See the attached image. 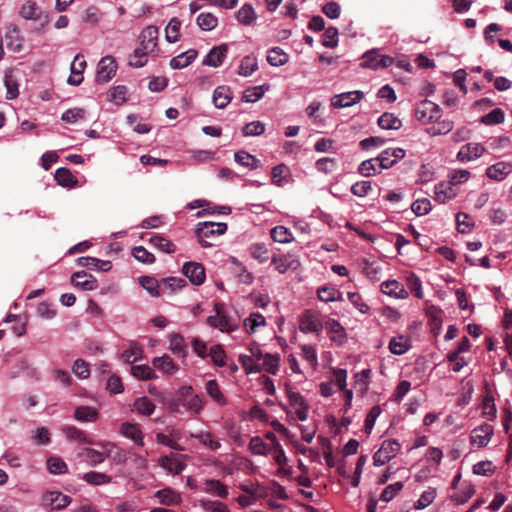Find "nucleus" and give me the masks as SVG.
<instances>
[{
	"mask_svg": "<svg viewBox=\"0 0 512 512\" xmlns=\"http://www.w3.org/2000/svg\"><path fill=\"white\" fill-rule=\"evenodd\" d=\"M331 106L335 109L352 106V92H344L334 95L331 98Z\"/></svg>",
	"mask_w": 512,
	"mask_h": 512,
	"instance_id": "obj_52",
	"label": "nucleus"
},
{
	"mask_svg": "<svg viewBox=\"0 0 512 512\" xmlns=\"http://www.w3.org/2000/svg\"><path fill=\"white\" fill-rule=\"evenodd\" d=\"M117 64L112 56L103 57L98 65L96 72L97 83H107L116 74Z\"/></svg>",
	"mask_w": 512,
	"mask_h": 512,
	"instance_id": "obj_7",
	"label": "nucleus"
},
{
	"mask_svg": "<svg viewBox=\"0 0 512 512\" xmlns=\"http://www.w3.org/2000/svg\"><path fill=\"white\" fill-rule=\"evenodd\" d=\"M204 492L220 497V498H226L228 496V489L227 487L221 483L219 480L216 479H209L206 480L204 483Z\"/></svg>",
	"mask_w": 512,
	"mask_h": 512,
	"instance_id": "obj_27",
	"label": "nucleus"
},
{
	"mask_svg": "<svg viewBox=\"0 0 512 512\" xmlns=\"http://www.w3.org/2000/svg\"><path fill=\"white\" fill-rule=\"evenodd\" d=\"M208 355L211 357L212 362L216 366L223 367L226 365V362H225L226 353L221 345H219V344L213 345L210 348V352L208 353Z\"/></svg>",
	"mask_w": 512,
	"mask_h": 512,
	"instance_id": "obj_58",
	"label": "nucleus"
},
{
	"mask_svg": "<svg viewBox=\"0 0 512 512\" xmlns=\"http://www.w3.org/2000/svg\"><path fill=\"white\" fill-rule=\"evenodd\" d=\"M191 437L198 439L203 445L209 447L213 451H216L221 447L220 442L214 439L210 432L192 434Z\"/></svg>",
	"mask_w": 512,
	"mask_h": 512,
	"instance_id": "obj_53",
	"label": "nucleus"
},
{
	"mask_svg": "<svg viewBox=\"0 0 512 512\" xmlns=\"http://www.w3.org/2000/svg\"><path fill=\"white\" fill-rule=\"evenodd\" d=\"M232 100V92L228 86H218L213 93V103L217 108H225Z\"/></svg>",
	"mask_w": 512,
	"mask_h": 512,
	"instance_id": "obj_23",
	"label": "nucleus"
},
{
	"mask_svg": "<svg viewBox=\"0 0 512 512\" xmlns=\"http://www.w3.org/2000/svg\"><path fill=\"white\" fill-rule=\"evenodd\" d=\"M86 456L88 459V462L91 466H96L102 462H104L106 458V454L102 453L100 451H97L92 448H85L82 453H80V456Z\"/></svg>",
	"mask_w": 512,
	"mask_h": 512,
	"instance_id": "obj_61",
	"label": "nucleus"
},
{
	"mask_svg": "<svg viewBox=\"0 0 512 512\" xmlns=\"http://www.w3.org/2000/svg\"><path fill=\"white\" fill-rule=\"evenodd\" d=\"M381 291L384 294L397 299H406L409 295L407 290L404 288V285L397 280L384 281L381 284Z\"/></svg>",
	"mask_w": 512,
	"mask_h": 512,
	"instance_id": "obj_18",
	"label": "nucleus"
},
{
	"mask_svg": "<svg viewBox=\"0 0 512 512\" xmlns=\"http://www.w3.org/2000/svg\"><path fill=\"white\" fill-rule=\"evenodd\" d=\"M153 365L167 374H173L177 371V366L174 364L172 358L167 355L156 357L153 360Z\"/></svg>",
	"mask_w": 512,
	"mask_h": 512,
	"instance_id": "obj_40",
	"label": "nucleus"
},
{
	"mask_svg": "<svg viewBox=\"0 0 512 512\" xmlns=\"http://www.w3.org/2000/svg\"><path fill=\"white\" fill-rule=\"evenodd\" d=\"M160 465L168 470L170 473H173L175 475L180 474L186 467L184 463L177 459H172L168 456H162L160 458Z\"/></svg>",
	"mask_w": 512,
	"mask_h": 512,
	"instance_id": "obj_41",
	"label": "nucleus"
},
{
	"mask_svg": "<svg viewBox=\"0 0 512 512\" xmlns=\"http://www.w3.org/2000/svg\"><path fill=\"white\" fill-rule=\"evenodd\" d=\"M322 327L316 312L306 310L300 317L299 328L303 333L318 332Z\"/></svg>",
	"mask_w": 512,
	"mask_h": 512,
	"instance_id": "obj_15",
	"label": "nucleus"
},
{
	"mask_svg": "<svg viewBox=\"0 0 512 512\" xmlns=\"http://www.w3.org/2000/svg\"><path fill=\"white\" fill-rule=\"evenodd\" d=\"M216 315L209 316L206 320L207 324L211 327L218 328L222 332H233L239 327L238 317L228 315L223 310V304L217 303L215 305Z\"/></svg>",
	"mask_w": 512,
	"mask_h": 512,
	"instance_id": "obj_2",
	"label": "nucleus"
},
{
	"mask_svg": "<svg viewBox=\"0 0 512 512\" xmlns=\"http://www.w3.org/2000/svg\"><path fill=\"white\" fill-rule=\"evenodd\" d=\"M180 27L181 22L178 18H172L166 29H165V38L168 42L174 43L177 42L180 36Z\"/></svg>",
	"mask_w": 512,
	"mask_h": 512,
	"instance_id": "obj_46",
	"label": "nucleus"
},
{
	"mask_svg": "<svg viewBox=\"0 0 512 512\" xmlns=\"http://www.w3.org/2000/svg\"><path fill=\"white\" fill-rule=\"evenodd\" d=\"M148 51L141 48H136L133 55L129 58V65L132 67L140 68L143 67L147 62Z\"/></svg>",
	"mask_w": 512,
	"mask_h": 512,
	"instance_id": "obj_62",
	"label": "nucleus"
},
{
	"mask_svg": "<svg viewBox=\"0 0 512 512\" xmlns=\"http://www.w3.org/2000/svg\"><path fill=\"white\" fill-rule=\"evenodd\" d=\"M139 283L153 297H159L163 294L162 282L159 283L154 277L141 276L139 278Z\"/></svg>",
	"mask_w": 512,
	"mask_h": 512,
	"instance_id": "obj_29",
	"label": "nucleus"
},
{
	"mask_svg": "<svg viewBox=\"0 0 512 512\" xmlns=\"http://www.w3.org/2000/svg\"><path fill=\"white\" fill-rule=\"evenodd\" d=\"M326 328L331 334V339L337 344H342L346 338L344 328L336 320L330 319L326 322Z\"/></svg>",
	"mask_w": 512,
	"mask_h": 512,
	"instance_id": "obj_33",
	"label": "nucleus"
},
{
	"mask_svg": "<svg viewBox=\"0 0 512 512\" xmlns=\"http://www.w3.org/2000/svg\"><path fill=\"white\" fill-rule=\"evenodd\" d=\"M134 408L138 413L149 416L154 412L155 405L149 398L140 397L135 400Z\"/></svg>",
	"mask_w": 512,
	"mask_h": 512,
	"instance_id": "obj_48",
	"label": "nucleus"
},
{
	"mask_svg": "<svg viewBox=\"0 0 512 512\" xmlns=\"http://www.w3.org/2000/svg\"><path fill=\"white\" fill-rule=\"evenodd\" d=\"M457 191L452 183H440L435 187V199L440 203H445L448 200L455 198Z\"/></svg>",
	"mask_w": 512,
	"mask_h": 512,
	"instance_id": "obj_22",
	"label": "nucleus"
},
{
	"mask_svg": "<svg viewBox=\"0 0 512 512\" xmlns=\"http://www.w3.org/2000/svg\"><path fill=\"white\" fill-rule=\"evenodd\" d=\"M149 242L159 250L172 254L176 251L175 245L168 239L160 236V235H154L150 237Z\"/></svg>",
	"mask_w": 512,
	"mask_h": 512,
	"instance_id": "obj_44",
	"label": "nucleus"
},
{
	"mask_svg": "<svg viewBox=\"0 0 512 512\" xmlns=\"http://www.w3.org/2000/svg\"><path fill=\"white\" fill-rule=\"evenodd\" d=\"M484 148L478 143H468L461 147L457 159L461 162L471 161L482 155Z\"/></svg>",
	"mask_w": 512,
	"mask_h": 512,
	"instance_id": "obj_19",
	"label": "nucleus"
},
{
	"mask_svg": "<svg viewBox=\"0 0 512 512\" xmlns=\"http://www.w3.org/2000/svg\"><path fill=\"white\" fill-rule=\"evenodd\" d=\"M183 274L194 285H201L204 283L206 275L205 269L202 264L197 262H186L183 266Z\"/></svg>",
	"mask_w": 512,
	"mask_h": 512,
	"instance_id": "obj_13",
	"label": "nucleus"
},
{
	"mask_svg": "<svg viewBox=\"0 0 512 512\" xmlns=\"http://www.w3.org/2000/svg\"><path fill=\"white\" fill-rule=\"evenodd\" d=\"M74 417L79 422H95L99 417V413L94 407L78 406L75 409Z\"/></svg>",
	"mask_w": 512,
	"mask_h": 512,
	"instance_id": "obj_26",
	"label": "nucleus"
},
{
	"mask_svg": "<svg viewBox=\"0 0 512 512\" xmlns=\"http://www.w3.org/2000/svg\"><path fill=\"white\" fill-rule=\"evenodd\" d=\"M155 497L159 500L162 505L174 506L181 503V495L170 488H164L158 490L155 493Z\"/></svg>",
	"mask_w": 512,
	"mask_h": 512,
	"instance_id": "obj_21",
	"label": "nucleus"
},
{
	"mask_svg": "<svg viewBox=\"0 0 512 512\" xmlns=\"http://www.w3.org/2000/svg\"><path fill=\"white\" fill-rule=\"evenodd\" d=\"M248 251L250 256L260 264L267 262L269 259V249L264 243H253L249 246Z\"/></svg>",
	"mask_w": 512,
	"mask_h": 512,
	"instance_id": "obj_32",
	"label": "nucleus"
},
{
	"mask_svg": "<svg viewBox=\"0 0 512 512\" xmlns=\"http://www.w3.org/2000/svg\"><path fill=\"white\" fill-rule=\"evenodd\" d=\"M228 53V47L226 44L213 47L207 56L203 60V65L211 67H219L223 60L226 58Z\"/></svg>",
	"mask_w": 512,
	"mask_h": 512,
	"instance_id": "obj_17",
	"label": "nucleus"
},
{
	"mask_svg": "<svg viewBox=\"0 0 512 512\" xmlns=\"http://www.w3.org/2000/svg\"><path fill=\"white\" fill-rule=\"evenodd\" d=\"M257 69V59L248 55L242 58L238 67V74L244 77H248L252 75Z\"/></svg>",
	"mask_w": 512,
	"mask_h": 512,
	"instance_id": "obj_34",
	"label": "nucleus"
},
{
	"mask_svg": "<svg viewBox=\"0 0 512 512\" xmlns=\"http://www.w3.org/2000/svg\"><path fill=\"white\" fill-rule=\"evenodd\" d=\"M131 373L135 378L150 380L156 378L152 368L147 365H135L131 367Z\"/></svg>",
	"mask_w": 512,
	"mask_h": 512,
	"instance_id": "obj_51",
	"label": "nucleus"
},
{
	"mask_svg": "<svg viewBox=\"0 0 512 512\" xmlns=\"http://www.w3.org/2000/svg\"><path fill=\"white\" fill-rule=\"evenodd\" d=\"M42 505L51 510L66 508L72 501L71 497L60 491H47L42 495Z\"/></svg>",
	"mask_w": 512,
	"mask_h": 512,
	"instance_id": "obj_6",
	"label": "nucleus"
},
{
	"mask_svg": "<svg viewBox=\"0 0 512 512\" xmlns=\"http://www.w3.org/2000/svg\"><path fill=\"white\" fill-rule=\"evenodd\" d=\"M401 445L395 439L383 441L379 450L374 454L373 460L376 466H381L390 461L400 450Z\"/></svg>",
	"mask_w": 512,
	"mask_h": 512,
	"instance_id": "obj_4",
	"label": "nucleus"
},
{
	"mask_svg": "<svg viewBox=\"0 0 512 512\" xmlns=\"http://www.w3.org/2000/svg\"><path fill=\"white\" fill-rule=\"evenodd\" d=\"M441 115L439 106L429 100L420 102L415 110L416 118L424 125L434 123Z\"/></svg>",
	"mask_w": 512,
	"mask_h": 512,
	"instance_id": "obj_3",
	"label": "nucleus"
},
{
	"mask_svg": "<svg viewBox=\"0 0 512 512\" xmlns=\"http://www.w3.org/2000/svg\"><path fill=\"white\" fill-rule=\"evenodd\" d=\"M198 52L195 49H189L170 60V66L173 69H182L191 64L197 57Z\"/></svg>",
	"mask_w": 512,
	"mask_h": 512,
	"instance_id": "obj_20",
	"label": "nucleus"
},
{
	"mask_svg": "<svg viewBox=\"0 0 512 512\" xmlns=\"http://www.w3.org/2000/svg\"><path fill=\"white\" fill-rule=\"evenodd\" d=\"M121 433L127 437L132 439L137 445L143 446V433L140 429V427L137 424L133 423H123L121 426Z\"/></svg>",
	"mask_w": 512,
	"mask_h": 512,
	"instance_id": "obj_25",
	"label": "nucleus"
},
{
	"mask_svg": "<svg viewBox=\"0 0 512 512\" xmlns=\"http://www.w3.org/2000/svg\"><path fill=\"white\" fill-rule=\"evenodd\" d=\"M317 296L320 301L330 302L339 300L341 298V292L332 286L325 285L318 288Z\"/></svg>",
	"mask_w": 512,
	"mask_h": 512,
	"instance_id": "obj_38",
	"label": "nucleus"
},
{
	"mask_svg": "<svg viewBox=\"0 0 512 512\" xmlns=\"http://www.w3.org/2000/svg\"><path fill=\"white\" fill-rule=\"evenodd\" d=\"M207 394L219 405H225L226 399L222 394L220 387L216 380H209L206 383Z\"/></svg>",
	"mask_w": 512,
	"mask_h": 512,
	"instance_id": "obj_47",
	"label": "nucleus"
},
{
	"mask_svg": "<svg viewBox=\"0 0 512 512\" xmlns=\"http://www.w3.org/2000/svg\"><path fill=\"white\" fill-rule=\"evenodd\" d=\"M370 377V369H364L360 373L354 374V388L358 387V392L361 396H363L369 388Z\"/></svg>",
	"mask_w": 512,
	"mask_h": 512,
	"instance_id": "obj_31",
	"label": "nucleus"
},
{
	"mask_svg": "<svg viewBox=\"0 0 512 512\" xmlns=\"http://www.w3.org/2000/svg\"><path fill=\"white\" fill-rule=\"evenodd\" d=\"M82 479L90 485L98 486L111 482V477L105 473L90 471L83 475Z\"/></svg>",
	"mask_w": 512,
	"mask_h": 512,
	"instance_id": "obj_39",
	"label": "nucleus"
},
{
	"mask_svg": "<svg viewBox=\"0 0 512 512\" xmlns=\"http://www.w3.org/2000/svg\"><path fill=\"white\" fill-rule=\"evenodd\" d=\"M55 180L63 187L72 188L78 183L76 177L68 168H58L55 172Z\"/></svg>",
	"mask_w": 512,
	"mask_h": 512,
	"instance_id": "obj_28",
	"label": "nucleus"
},
{
	"mask_svg": "<svg viewBox=\"0 0 512 512\" xmlns=\"http://www.w3.org/2000/svg\"><path fill=\"white\" fill-rule=\"evenodd\" d=\"M132 255L137 261L145 264H152L155 262V256L143 246L134 247L132 249Z\"/></svg>",
	"mask_w": 512,
	"mask_h": 512,
	"instance_id": "obj_60",
	"label": "nucleus"
},
{
	"mask_svg": "<svg viewBox=\"0 0 512 512\" xmlns=\"http://www.w3.org/2000/svg\"><path fill=\"white\" fill-rule=\"evenodd\" d=\"M197 24L203 31H210L218 24V19L212 13L203 12L197 17Z\"/></svg>",
	"mask_w": 512,
	"mask_h": 512,
	"instance_id": "obj_45",
	"label": "nucleus"
},
{
	"mask_svg": "<svg viewBox=\"0 0 512 512\" xmlns=\"http://www.w3.org/2000/svg\"><path fill=\"white\" fill-rule=\"evenodd\" d=\"M358 172L365 177L380 173L381 169L376 157L363 161L358 167Z\"/></svg>",
	"mask_w": 512,
	"mask_h": 512,
	"instance_id": "obj_42",
	"label": "nucleus"
},
{
	"mask_svg": "<svg viewBox=\"0 0 512 512\" xmlns=\"http://www.w3.org/2000/svg\"><path fill=\"white\" fill-rule=\"evenodd\" d=\"M158 34L159 31L156 26H147L145 29H143L139 36V48L146 50L148 52H153L157 47Z\"/></svg>",
	"mask_w": 512,
	"mask_h": 512,
	"instance_id": "obj_14",
	"label": "nucleus"
},
{
	"mask_svg": "<svg viewBox=\"0 0 512 512\" xmlns=\"http://www.w3.org/2000/svg\"><path fill=\"white\" fill-rule=\"evenodd\" d=\"M47 468L52 474H64L68 471L67 464L59 457L48 458Z\"/></svg>",
	"mask_w": 512,
	"mask_h": 512,
	"instance_id": "obj_56",
	"label": "nucleus"
},
{
	"mask_svg": "<svg viewBox=\"0 0 512 512\" xmlns=\"http://www.w3.org/2000/svg\"><path fill=\"white\" fill-rule=\"evenodd\" d=\"M227 231V224L223 222H200L197 224L195 234L199 244L203 248H210L213 243L209 241L216 236L223 235Z\"/></svg>",
	"mask_w": 512,
	"mask_h": 512,
	"instance_id": "obj_1",
	"label": "nucleus"
},
{
	"mask_svg": "<svg viewBox=\"0 0 512 512\" xmlns=\"http://www.w3.org/2000/svg\"><path fill=\"white\" fill-rule=\"evenodd\" d=\"M409 339L404 336L394 337L390 340L389 350L395 355H402L410 348Z\"/></svg>",
	"mask_w": 512,
	"mask_h": 512,
	"instance_id": "obj_37",
	"label": "nucleus"
},
{
	"mask_svg": "<svg viewBox=\"0 0 512 512\" xmlns=\"http://www.w3.org/2000/svg\"><path fill=\"white\" fill-rule=\"evenodd\" d=\"M288 59V54L279 47H274L268 51L267 61L271 66H282L288 62Z\"/></svg>",
	"mask_w": 512,
	"mask_h": 512,
	"instance_id": "obj_35",
	"label": "nucleus"
},
{
	"mask_svg": "<svg viewBox=\"0 0 512 512\" xmlns=\"http://www.w3.org/2000/svg\"><path fill=\"white\" fill-rule=\"evenodd\" d=\"M249 449L256 455H267L270 452L269 446L259 436L251 438Z\"/></svg>",
	"mask_w": 512,
	"mask_h": 512,
	"instance_id": "obj_55",
	"label": "nucleus"
},
{
	"mask_svg": "<svg viewBox=\"0 0 512 512\" xmlns=\"http://www.w3.org/2000/svg\"><path fill=\"white\" fill-rule=\"evenodd\" d=\"M20 14L25 19L40 21L42 27L49 23L48 15L43 14L41 9L34 1L25 2L21 7Z\"/></svg>",
	"mask_w": 512,
	"mask_h": 512,
	"instance_id": "obj_11",
	"label": "nucleus"
},
{
	"mask_svg": "<svg viewBox=\"0 0 512 512\" xmlns=\"http://www.w3.org/2000/svg\"><path fill=\"white\" fill-rule=\"evenodd\" d=\"M265 325V318L259 313H252L244 321V326L248 333H253L258 326Z\"/></svg>",
	"mask_w": 512,
	"mask_h": 512,
	"instance_id": "obj_64",
	"label": "nucleus"
},
{
	"mask_svg": "<svg viewBox=\"0 0 512 512\" xmlns=\"http://www.w3.org/2000/svg\"><path fill=\"white\" fill-rule=\"evenodd\" d=\"M271 262L279 273L284 274L287 270H297L300 267L298 258L290 253L285 255H273Z\"/></svg>",
	"mask_w": 512,
	"mask_h": 512,
	"instance_id": "obj_10",
	"label": "nucleus"
},
{
	"mask_svg": "<svg viewBox=\"0 0 512 512\" xmlns=\"http://www.w3.org/2000/svg\"><path fill=\"white\" fill-rule=\"evenodd\" d=\"M361 66L374 70L387 68L394 63V58L389 55H381L376 50H370L363 54Z\"/></svg>",
	"mask_w": 512,
	"mask_h": 512,
	"instance_id": "obj_5",
	"label": "nucleus"
},
{
	"mask_svg": "<svg viewBox=\"0 0 512 512\" xmlns=\"http://www.w3.org/2000/svg\"><path fill=\"white\" fill-rule=\"evenodd\" d=\"M86 68V61L81 54H77L71 63V75L68 78V83L74 86H78L83 81V72Z\"/></svg>",
	"mask_w": 512,
	"mask_h": 512,
	"instance_id": "obj_16",
	"label": "nucleus"
},
{
	"mask_svg": "<svg viewBox=\"0 0 512 512\" xmlns=\"http://www.w3.org/2000/svg\"><path fill=\"white\" fill-rule=\"evenodd\" d=\"M63 432L66 437L70 440L77 441L79 443L92 444L93 441L89 439L84 431L78 429L75 426H66L63 428Z\"/></svg>",
	"mask_w": 512,
	"mask_h": 512,
	"instance_id": "obj_43",
	"label": "nucleus"
},
{
	"mask_svg": "<svg viewBox=\"0 0 512 512\" xmlns=\"http://www.w3.org/2000/svg\"><path fill=\"white\" fill-rule=\"evenodd\" d=\"M483 415L487 416L488 419L493 420L496 418L497 409L494 403L493 395L488 392L482 402Z\"/></svg>",
	"mask_w": 512,
	"mask_h": 512,
	"instance_id": "obj_49",
	"label": "nucleus"
},
{
	"mask_svg": "<svg viewBox=\"0 0 512 512\" xmlns=\"http://www.w3.org/2000/svg\"><path fill=\"white\" fill-rule=\"evenodd\" d=\"M234 158L237 163L245 167H249L251 169L257 168L260 162L254 156L250 155L245 151L236 152Z\"/></svg>",
	"mask_w": 512,
	"mask_h": 512,
	"instance_id": "obj_50",
	"label": "nucleus"
},
{
	"mask_svg": "<svg viewBox=\"0 0 512 512\" xmlns=\"http://www.w3.org/2000/svg\"><path fill=\"white\" fill-rule=\"evenodd\" d=\"M493 434V427L490 424L484 423L471 431V444L477 445L479 448H483L488 445Z\"/></svg>",
	"mask_w": 512,
	"mask_h": 512,
	"instance_id": "obj_8",
	"label": "nucleus"
},
{
	"mask_svg": "<svg viewBox=\"0 0 512 512\" xmlns=\"http://www.w3.org/2000/svg\"><path fill=\"white\" fill-rule=\"evenodd\" d=\"M511 170V165L504 162H498L487 168L486 175L492 180L501 181L511 172Z\"/></svg>",
	"mask_w": 512,
	"mask_h": 512,
	"instance_id": "obj_24",
	"label": "nucleus"
},
{
	"mask_svg": "<svg viewBox=\"0 0 512 512\" xmlns=\"http://www.w3.org/2000/svg\"><path fill=\"white\" fill-rule=\"evenodd\" d=\"M505 114L501 108H495L491 112L483 115L480 122L486 126L498 125L504 122Z\"/></svg>",
	"mask_w": 512,
	"mask_h": 512,
	"instance_id": "obj_36",
	"label": "nucleus"
},
{
	"mask_svg": "<svg viewBox=\"0 0 512 512\" xmlns=\"http://www.w3.org/2000/svg\"><path fill=\"white\" fill-rule=\"evenodd\" d=\"M109 445L111 448L106 453V457L111 458V460L116 464H124L127 461V454L125 450L114 444Z\"/></svg>",
	"mask_w": 512,
	"mask_h": 512,
	"instance_id": "obj_63",
	"label": "nucleus"
},
{
	"mask_svg": "<svg viewBox=\"0 0 512 512\" xmlns=\"http://www.w3.org/2000/svg\"><path fill=\"white\" fill-rule=\"evenodd\" d=\"M405 157V150L402 148L386 149L376 157L380 169H388L394 166L399 160Z\"/></svg>",
	"mask_w": 512,
	"mask_h": 512,
	"instance_id": "obj_9",
	"label": "nucleus"
},
{
	"mask_svg": "<svg viewBox=\"0 0 512 512\" xmlns=\"http://www.w3.org/2000/svg\"><path fill=\"white\" fill-rule=\"evenodd\" d=\"M379 128H401L402 122L392 113H384L378 118Z\"/></svg>",
	"mask_w": 512,
	"mask_h": 512,
	"instance_id": "obj_54",
	"label": "nucleus"
},
{
	"mask_svg": "<svg viewBox=\"0 0 512 512\" xmlns=\"http://www.w3.org/2000/svg\"><path fill=\"white\" fill-rule=\"evenodd\" d=\"M71 282L76 288H80L84 291L96 290L99 286L97 279L85 271L73 273Z\"/></svg>",
	"mask_w": 512,
	"mask_h": 512,
	"instance_id": "obj_12",
	"label": "nucleus"
},
{
	"mask_svg": "<svg viewBox=\"0 0 512 512\" xmlns=\"http://www.w3.org/2000/svg\"><path fill=\"white\" fill-rule=\"evenodd\" d=\"M236 18L241 24L248 26L256 20L257 14L250 4H244L236 12Z\"/></svg>",
	"mask_w": 512,
	"mask_h": 512,
	"instance_id": "obj_30",
	"label": "nucleus"
},
{
	"mask_svg": "<svg viewBox=\"0 0 512 512\" xmlns=\"http://www.w3.org/2000/svg\"><path fill=\"white\" fill-rule=\"evenodd\" d=\"M263 359V369L272 375H276L279 368V355L265 354Z\"/></svg>",
	"mask_w": 512,
	"mask_h": 512,
	"instance_id": "obj_57",
	"label": "nucleus"
},
{
	"mask_svg": "<svg viewBox=\"0 0 512 512\" xmlns=\"http://www.w3.org/2000/svg\"><path fill=\"white\" fill-rule=\"evenodd\" d=\"M271 237L275 242L279 243H289L292 240V234L291 232L283 227V226H276L271 230Z\"/></svg>",
	"mask_w": 512,
	"mask_h": 512,
	"instance_id": "obj_59",
	"label": "nucleus"
}]
</instances>
